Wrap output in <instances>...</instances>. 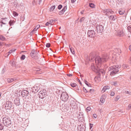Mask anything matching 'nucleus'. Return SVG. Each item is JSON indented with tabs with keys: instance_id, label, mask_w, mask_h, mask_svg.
<instances>
[{
	"instance_id": "nucleus-1",
	"label": "nucleus",
	"mask_w": 131,
	"mask_h": 131,
	"mask_svg": "<svg viewBox=\"0 0 131 131\" xmlns=\"http://www.w3.org/2000/svg\"><path fill=\"white\" fill-rule=\"evenodd\" d=\"M108 57L106 54H104L102 55V57L100 58L99 56H97L95 58H91V59L93 61L94 60L96 64L98 65L97 68V72H95L98 73L99 74V76L100 75L101 73L103 74L104 73V71L102 69H100L101 67L102 64L104 62L107 61L108 59Z\"/></svg>"
},
{
	"instance_id": "nucleus-2",
	"label": "nucleus",
	"mask_w": 131,
	"mask_h": 131,
	"mask_svg": "<svg viewBox=\"0 0 131 131\" xmlns=\"http://www.w3.org/2000/svg\"><path fill=\"white\" fill-rule=\"evenodd\" d=\"M121 67L120 65H114L110 67L109 70L111 71L110 75L112 76L118 72V69Z\"/></svg>"
},
{
	"instance_id": "nucleus-3",
	"label": "nucleus",
	"mask_w": 131,
	"mask_h": 131,
	"mask_svg": "<svg viewBox=\"0 0 131 131\" xmlns=\"http://www.w3.org/2000/svg\"><path fill=\"white\" fill-rule=\"evenodd\" d=\"M3 123L6 126H10L11 122L9 118L8 117H5L3 118Z\"/></svg>"
},
{
	"instance_id": "nucleus-4",
	"label": "nucleus",
	"mask_w": 131,
	"mask_h": 131,
	"mask_svg": "<svg viewBox=\"0 0 131 131\" xmlns=\"http://www.w3.org/2000/svg\"><path fill=\"white\" fill-rule=\"evenodd\" d=\"M96 31L97 33H102L103 31L104 26L101 25H97L96 26Z\"/></svg>"
},
{
	"instance_id": "nucleus-5",
	"label": "nucleus",
	"mask_w": 131,
	"mask_h": 131,
	"mask_svg": "<svg viewBox=\"0 0 131 131\" xmlns=\"http://www.w3.org/2000/svg\"><path fill=\"white\" fill-rule=\"evenodd\" d=\"M68 96L67 93L65 92L62 93L61 96V99L64 102L67 101L68 99Z\"/></svg>"
},
{
	"instance_id": "nucleus-6",
	"label": "nucleus",
	"mask_w": 131,
	"mask_h": 131,
	"mask_svg": "<svg viewBox=\"0 0 131 131\" xmlns=\"http://www.w3.org/2000/svg\"><path fill=\"white\" fill-rule=\"evenodd\" d=\"M102 12L105 14L106 15H108L110 14H113L114 13L112 10L109 9H105L102 11Z\"/></svg>"
},
{
	"instance_id": "nucleus-7",
	"label": "nucleus",
	"mask_w": 131,
	"mask_h": 131,
	"mask_svg": "<svg viewBox=\"0 0 131 131\" xmlns=\"http://www.w3.org/2000/svg\"><path fill=\"white\" fill-rule=\"evenodd\" d=\"M96 33L93 30H89L88 32V35L89 37L94 38L96 36Z\"/></svg>"
},
{
	"instance_id": "nucleus-8",
	"label": "nucleus",
	"mask_w": 131,
	"mask_h": 131,
	"mask_svg": "<svg viewBox=\"0 0 131 131\" xmlns=\"http://www.w3.org/2000/svg\"><path fill=\"white\" fill-rule=\"evenodd\" d=\"M69 102L71 107L72 109L75 110L77 109V105L75 101L72 100H70Z\"/></svg>"
},
{
	"instance_id": "nucleus-9",
	"label": "nucleus",
	"mask_w": 131,
	"mask_h": 131,
	"mask_svg": "<svg viewBox=\"0 0 131 131\" xmlns=\"http://www.w3.org/2000/svg\"><path fill=\"white\" fill-rule=\"evenodd\" d=\"M12 103L10 101H7L6 103L5 106V108L6 110L8 111L11 110L12 107Z\"/></svg>"
},
{
	"instance_id": "nucleus-10",
	"label": "nucleus",
	"mask_w": 131,
	"mask_h": 131,
	"mask_svg": "<svg viewBox=\"0 0 131 131\" xmlns=\"http://www.w3.org/2000/svg\"><path fill=\"white\" fill-rule=\"evenodd\" d=\"M46 91L45 89H43L41 91H40L39 92V95L40 97L41 98H43L45 96V95L46 94Z\"/></svg>"
},
{
	"instance_id": "nucleus-11",
	"label": "nucleus",
	"mask_w": 131,
	"mask_h": 131,
	"mask_svg": "<svg viewBox=\"0 0 131 131\" xmlns=\"http://www.w3.org/2000/svg\"><path fill=\"white\" fill-rule=\"evenodd\" d=\"M124 35V30L123 29L118 30L117 33V35L120 37L123 36Z\"/></svg>"
},
{
	"instance_id": "nucleus-12",
	"label": "nucleus",
	"mask_w": 131,
	"mask_h": 131,
	"mask_svg": "<svg viewBox=\"0 0 131 131\" xmlns=\"http://www.w3.org/2000/svg\"><path fill=\"white\" fill-rule=\"evenodd\" d=\"M39 89L40 88L37 85H35L31 88L32 91L34 93H36L38 92Z\"/></svg>"
},
{
	"instance_id": "nucleus-13",
	"label": "nucleus",
	"mask_w": 131,
	"mask_h": 131,
	"mask_svg": "<svg viewBox=\"0 0 131 131\" xmlns=\"http://www.w3.org/2000/svg\"><path fill=\"white\" fill-rule=\"evenodd\" d=\"M85 126L83 125H80L77 127L78 130L80 131H84L85 130Z\"/></svg>"
},
{
	"instance_id": "nucleus-14",
	"label": "nucleus",
	"mask_w": 131,
	"mask_h": 131,
	"mask_svg": "<svg viewBox=\"0 0 131 131\" xmlns=\"http://www.w3.org/2000/svg\"><path fill=\"white\" fill-rule=\"evenodd\" d=\"M37 53H38L37 51L33 50L31 51L30 53V56L32 58H33L34 57H35L37 56Z\"/></svg>"
},
{
	"instance_id": "nucleus-15",
	"label": "nucleus",
	"mask_w": 131,
	"mask_h": 131,
	"mask_svg": "<svg viewBox=\"0 0 131 131\" xmlns=\"http://www.w3.org/2000/svg\"><path fill=\"white\" fill-rule=\"evenodd\" d=\"M28 94L29 92L28 91L26 90H23L21 92L22 96L25 97H26V96L28 95Z\"/></svg>"
},
{
	"instance_id": "nucleus-16",
	"label": "nucleus",
	"mask_w": 131,
	"mask_h": 131,
	"mask_svg": "<svg viewBox=\"0 0 131 131\" xmlns=\"http://www.w3.org/2000/svg\"><path fill=\"white\" fill-rule=\"evenodd\" d=\"M106 98V97L104 95H103L101 96L100 99V101L101 102V103H100V104L101 105H102L105 101Z\"/></svg>"
},
{
	"instance_id": "nucleus-17",
	"label": "nucleus",
	"mask_w": 131,
	"mask_h": 131,
	"mask_svg": "<svg viewBox=\"0 0 131 131\" xmlns=\"http://www.w3.org/2000/svg\"><path fill=\"white\" fill-rule=\"evenodd\" d=\"M97 66L98 65H97ZM97 67H96L94 66V63H92L91 65V69L92 70L94 71V72H97Z\"/></svg>"
},
{
	"instance_id": "nucleus-18",
	"label": "nucleus",
	"mask_w": 131,
	"mask_h": 131,
	"mask_svg": "<svg viewBox=\"0 0 131 131\" xmlns=\"http://www.w3.org/2000/svg\"><path fill=\"white\" fill-rule=\"evenodd\" d=\"M14 103L16 105H19L20 104L19 99L18 98L14 100Z\"/></svg>"
},
{
	"instance_id": "nucleus-19",
	"label": "nucleus",
	"mask_w": 131,
	"mask_h": 131,
	"mask_svg": "<svg viewBox=\"0 0 131 131\" xmlns=\"http://www.w3.org/2000/svg\"><path fill=\"white\" fill-rule=\"evenodd\" d=\"M110 89V87L107 85L105 86H104L101 91L102 93H104L107 89Z\"/></svg>"
},
{
	"instance_id": "nucleus-20",
	"label": "nucleus",
	"mask_w": 131,
	"mask_h": 131,
	"mask_svg": "<svg viewBox=\"0 0 131 131\" xmlns=\"http://www.w3.org/2000/svg\"><path fill=\"white\" fill-rule=\"evenodd\" d=\"M16 80V79L15 78H8L7 79V82L9 83H12L14 81H15Z\"/></svg>"
},
{
	"instance_id": "nucleus-21",
	"label": "nucleus",
	"mask_w": 131,
	"mask_h": 131,
	"mask_svg": "<svg viewBox=\"0 0 131 131\" xmlns=\"http://www.w3.org/2000/svg\"><path fill=\"white\" fill-rule=\"evenodd\" d=\"M1 19V20H0V22L3 24H6V23H4V21H7V19L6 18H2Z\"/></svg>"
},
{
	"instance_id": "nucleus-22",
	"label": "nucleus",
	"mask_w": 131,
	"mask_h": 131,
	"mask_svg": "<svg viewBox=\"0 0 131 131\" xmlns=\"http://www.w3.org/2000/svg\"><path fill=\"white\" fill-rule=\"evenodd\" d=\"M125 12V10L124 8L120 9L119 10V13L120 15H122L124 14Z\"/></svg>"
},
{
	"instance_id": "nucleus-23",
	"label": "nucleus",
	"mask_w": 131,
	"mask_h": 131,
	"mask_svg": "<svg viewBox=\"0 0 131 131\" xmlns=\"http://www.w3.org/2000/svg\"><path fill=\"white\" fill-rule=\"evenodd\" d=\"M109 17L110 20H114L117 18L116 16L113 15H111Z\"/></svg>"
},
{
	"instance_id": "nucleus-24",
	"label": "nucleus",
	"mask_w": 131,
	"mask_h": 131,
	"mask_svg": "<svg viewBox=\"0 0 131 131\" xmlns=\"http://www.w3.org/2000/svg\"><path fill=\"white\" fill-rule=\"evenodd\" d=\"M57 20L55 19L54 18L53 19H51V20H50L49 21V22L50 23V25H52V24L53 23H55L56 21Z\"/></svg>"
},
{
	"instance_id": "nucleus-25",
	"label": "nucleus",
	"mask_w": 131,
	"mask_h": 131,
	"mask_svg": "<svg viewBox=\"0 0 131 131\" xmlns=\"http://www.w3.org/2000/svg\"><path fill=\"white\" fill-rule=\"evenodd\" d=\"M69 47L70 50L72 53L73 54H74L75 51L74 48H72L71 46L70 45H69Z\"/></svg>"
},
{
	"instance_id": "nucleus-26",
	"label": "nucleus",
	"mask_w": 131,
	"mask_h": 131,
	"mask_svg": "<svg viewBox=\"0 0 131 131\" xmlns=\"http://www.w3.org/2000/svg\"><path fill=\"white\" fill-rule=\"evenodd\" d=\"M15 23V21L14 20H10L9 22V24L10 26L13 25Z\"/></svg>"
},
{
	"instance_id": "nucleus-27",
	"label": "nucleus",
	"mask_w": 131,
	"mask_h": 131,
	"mask_svg": "<svg viewBox=\"0 0 131 131\" xmlns=\"http://www.w3.org/2000/svg\"><path fill=\"white\" fill-rule=\"evenodd\" d=\"M89 6L92 8H94L95 7V5L93 3H90L89 4Z\"/></svg>"
},
{
	"instance_id": "nucleus-28",
	"label": "nucleus",
	"mask_w": 131,
	"mask_h": 131,
	"mask_svg": "<svg viewBox=\"0 0 131 131\" xmlns=\"http://www.w3.org/2000/svg\"><path fill=\"white\" fill-rule=\"evenodd\" d=\"M5 38L3 35H0V40L4 41L5 40Z\"/></svg>"
},
{
	"instance_id": "nucleus-29",
	"label": "nucleus",
	"mask_w": 131,
	"mask_h": 131,
	"mask_svg": "<svg viewBox=\"0 0 131 131\" xmlns=\"http://www.w3.org/2000/svg\"><path fill=\"white\" fill-rule=\"evenodd\" d=\"M122 66L124 69L129 68V66L127 64H123Z\"/></svg>"
},
{
	"instance_id": "nucleus-30",
	"label": "nucleus",
	"mask_w": 131,
	"mask_h": 131,
	"mask_svg": "<svg viewBox=\"0 0 131 131\" xmlns=\"http://www.w3.org/2000/svg\"><path fill=\"white\" fill-rule=\"evenodd\" d=\"M71 86L72 87H76L77 86V85L76 83H70Z\"/></svg>"
},
{
	"instance_id": "nucleus-31",
	"label": "nucleus",
	"mask_w": 131,
	"mask_h": 131,
	"mask_svg": "<svg viewBox=\"0 0 131 131\" xmlns=\"http://www.w3.org/2000/svg\"><path fill=\"white\" fill-rule=\"evenodd\" d=\"M55 5H54L52 6L50 9V11H53L55 8Z\"/></svg>"
},
{
	"instance_id": "nucleus-32",
	"label": "nucleus",
	"mask_w": 131,
	"mask_h": 131,
	"mask_svg": "<svg viewBox=\"0 0 131 131\" xmlns=\"http://www.w3.org/2000/svg\"><path fill=\"white\" fill-rule=\"evenodd\" d=\"M85 84H86L89 87H90L91 86V84L89 83L87 81H85Z\"/></svg>"
},
{
	"instance_id": "nucleus-33",
	"label": "nucleus",
	"mask_w": 131,
	"mask_h": 131,
	"mask_svg": "<svg viewBox=\"0 0 131 131\" xmlns=\"http://www.w3.org/2000/svg\"><path fill=\"white\" fill-rule=\"evenodd\" d=\"M11 64L12 66L14 67H15L16 66L15 62L14 61H13L11 63Z\"/></svg>"
},
{
	"instance_id": "nucleus-34",
	"label": "nucleus",
	"mask_w": 131,
	"mask_h": 131,
	"mask_svg": "<svg viewBox=\"0 0 131 131\" xmlns=\"http://www.w3.org/2000/svg\"><path fill=\"white\" fill-rule=\"evenodd\" d=\"M127 30L128 31L131 32V25L128 26L127 27Z\"/></svg>"
},
{
	"instance_id": "nucleus-35",
	"label": "nucleus",
	"mask_w": 131,
	"mask_h": 131,
	"mask_svg": "<svg viewBox=\"0 0 131 131\" xmlns=\"http://www.w3.org/2000/svg\"><path fill=\"white\" fill-rule=\"evenodd\" d=\"M124 93L128 94L129 95H131V92L127 91H124L123 92Z\"/></svg>"
},
{
	"instance_id": "nucleus-36",
	"label": "nucleus",
	"mask_w": 131,
	"mask_h": 131,
	"mask_svg": "<svg viewBox=\"0 0 131 131\" xmlns=\"http://www.w3.org/2000/svg\"><path fill=\"white\" fill-rule=\"evenodd\" d=\"M13 15L14 17H16L18 16V14L15 12H14L13 13Z\"/></svg>"
},
{
	"instance_id": "nucleus-37",
	"label": "nucleus",
	"mask_w": 131,
	"mask_h": 131,
	"mask_svg": "<svg viewBox=\"0 0 131 131\" xmlns=\"http://www.w3.org/2000/svg\"><path fill=\"white\" fill-rule=\"evenodd\" d=\"M16 50V49H14L13 50H10L9 51V52H8L9 54H8V56L10 54L12 53L13 52H14Z\"/></svg>"
},
{
	"instance_id": "nucleus-38",
	"label": "nucleus",
	"mask_w": 131,
	"mask_h": 131,
	"mask_svg": "<svg viewBox=\"0 0 131 131\" xmlns=\"http://www.w3.org/2000/svg\"><path fill=\"white\" fill-rule=\"evenodd\" d=\"M40 70V69H38L37 70H36V73L38 74H41V71H39Z\"/></svg>"
},
{
	"instance_id": "nucleus-39",
	"label": "nucleus",
	"mask_w": 131,
	"mask_h": 131,
	"mask_svg": "<svg viewBox=\"0 0 131 131\" xmlns=\"http://www.w3.org/2000/svg\"><path fill=\"white\" fill-rule=\"evenodd\" d=\"M4 126H3L2 124L0 123V130H2L4 129Z\"/></svg>"
},
{
	"instance_id": "nucleus-40",
	"label": "nucleus",
	"mask_w": 131,
	"mask_h": 131,
	"mask_svg": "<svg viewBox=\"0 0 131 131\" xmlns=\"http://www.w3.org/2000/svg\"><path fill=\"white\" fill-rule=\"evenodd\" d=\"M64 12L62 10L60 12H59V14L60 15H62L63 14Z\"/></svg>"
},
{
	"instance_id": "nucleus-41",
	"label": "nucleus",
	"mask_w": 131,
	"mask_h": 131,
	"mask_svg": "<svg viewBox=\"0 0 131 131\" xmlns=\"http://www.w3.org/2000/svg\"><path fill=\"white\" fill-rule=\"evenodd\" d=\"M25 57L24 55L23 54L21 55V57L20 59L21 60H23L25 58Z\"/></svg>"
},
{
	"instance_id": "nucleus-42",
	"label": "nucleus",
	"mask_w": 131,
	"mask_h": 131,
	"mask_svg": "<svg viewBox=\"0 0 131 131\" xmlns=\"http://www.w3.org/2000/svg\"><path fill=\"white\" fill-rule=\"evenodd\" d=\"M120 98V97L119 96H117L115 99V101H117Z\"/></svg>"
},
{
	"instance_id": "nucleus-43",
	"label": "nucleus",
	"mask_w": 131,
	"mask_h": 131,
	"mask_svg": "<svg viewBox=\"0 0 131 131\" xmlns=\"http://www.w3.org/2000/svg\"><path fill=\"white\" fill-rule=\"evenodd\" d=\"M91 110V108L90 107H88L86 109V110L88 111L87 112L90 111Z\"/></svg>"
},
{
	"instance_id": "nucleus-44",
	"label": "nucleus",
	"mask_w": 131,
	"mask_h": 131,
	"mask_svg": "<svg viewBox=\"0 0 131 131\" xmlns=\"http://www.w3.org/2000/svg\"><path fill=\"white\" fill-rule=\"evenodd\" d=\"M131 109V104H129L128 106L127 110H129Z\"/></svg>"
},
{
	"instance_id": "nucleus-45",
	"label": "nucleus",
	"mask_w": 131,
	"mask_h": 131,
	"mask_svg": "<svg viewBox=\"0 0 131 131\" xmlns=\"http://www.w3.org/2000/svg\"><path fill=\"white\" fill-rule=\"evenodd\" d=\"M67 8V5H66L64 7L62 10L64 12L66 10Z\"/></svg>"
},
{
	"instance_id": "nucleus-46",
	"label": "nucleus",
	"mask_w": 131,
	"mask_h": 131,
	"mask_svg": "<svg viewBox=\"0 0 131 131\" xmlns=\"http://www.w3.org/2000/svg\"><path fill=\"white\" fill-rule=\"evenodd\" d=\"M62 7V5H60L58 6V9H60Z\"/></svg>"
},
{
	"instance_id": "nucleus-47",
	"label": "nucleus",
	"mask_w": 131,
	"mask_h": 131,
	"mask_svg": "<svg viewBox=\"0 0 131 131\" xmlns=\"http://www.w3.org/2000/svg\"><path fill=\"white\" fill-rule=\"evenodd\" d=\"M50 46V43H47L46 45V46L47 47H49Z\"/></svg>"
},
{
	"instance_id": "nucleus-48",
	"label": "nucleus",
	"mask_w": 131,
	"mask_h": 131,
	"mask_svg": "<svg viewBox=\"0 0 131 131\" xmlns=\"http://www.w3.org/2000/svg\"><path fill=\"white\" fill-rule=\"evenodd\" d=\"M81 116L82 117H83V114L82 113H80L78 115V116Z\"/></svg>"
},
{
	"instance_id": "nucleus-49",
	"label": "nucleus",
	"mask_w": 131,
	"mask_h": 131,
	"mask_svg": "<svg viewBox=\"0 0 131 131\" xmlns=\"http://www.w3.org/2000/svg\"><path fill=\"white\" fill-rule=\"evenodd\" d=\"M114 94L115 93L114 92L111 91V93L110 95L111 96H113L114 95Z\"/></svg>"
},
{
	"instance_id": "nucleus-50",
	"label": "nucleus",
	"mask_w": 131,
	"mask_h": 131,
	"mask_svg": "<svg viewBox=\"0 0 131 131\" xmlns=\"http://www.w3.org/2000/svg\"><path fill=\"white\" fill-rule=\"evenodd\" d=\"M84 19V17H82L80 18V21L81 22L83 21Z\"/></svg>"
},
{
	"instance_id": "nucleus-51",
	"label": "nucleus",
	"mask_w": 131,
	"mask_h": 131,
	"mask_svg": "<svg viewBox=\"0 0 131 131\" xmlns=\"http://www.w3.org/2000/svg\"><path fill=\"white\" fill-rule=\"evenodd\" d=\"M93 125V124H91V123H90V129H91L92 128Z\"/></svg>"
},
{
	"instance_id": "nucleus-52",
	"label": "nucleus",
	"mask_w": 131,
	"mask_h": 131,
	"mask_svg": "<svg viewBox=\"0 0 131 131\" xmlns=\"http://www.w3.org/2000/svg\"><path fill=\"white\" fill-rule=\"evenodd\" d=\"M32 4L33 5H35L36 4V0H34L32 2Z\"/></svg>"
},
{
	"instance_id": "nucleus-53",
	"label": "nucleus",
	"mask_w": 131,
	"mask_h": 131,
	"mask_svg": "<svg viewBox=\"0 0 131 131\" xmlns=\"http://www.w3.org/2000/svg\"><path fill=\"white\" fill-rule=\"evenodd\" d=\"M76 88H75V89H76L77 90H79V88H80V87H79L77 85L76 86V87H75Z\"/></svg>"
},
{
	"instance_id": "nucleus-54",
	"label": "nucleus",
	"mask_w": 131,
	"mask_h": 131,
	"mask_svg": "<svg viewBox=\"0 0 131 131\" xmlns=\"http://www.w3.org/2000/svg\"><path fill=\"white\" fill-rule=\"evenodd\" d=\"M40 27L39 25H37L35 27L36 29H37Z\"/></svg>"
},
{
	"instance_id": "nucleus-55",
	"label": "nucleus",
	"mask_w": 131,
	"mask_h": 131,
	"mask_svg": "<svg viewBox=\"0 0 131 131\" xmlns=\"http://www.w3.org/2000/svg\"><path fill=\"white\" fill-rule=\"evenodd\" d=\"M83 90L85 92L87 93L88 92V91L84 87L83 88Z\"/></svg>"
},
{
	"instance_id": "nucleus-56",
	"label": "nucleus",
	"mask_w": 131,
	"mask_h": 131,
	"mask_svg": "<svg viewBox=\"0 0 131 131\" xmlns=\"http://www.w3.org/2000/svg\"><path fill=\"white\" fill-rule=\"evenodd\" d=\"M49 24L50 25V23H49V21L47 22L45 24L46 26H49Z\"/></svg>"
},
{
	"instance_id": "nucleus-57",
	"label": "nucleus",
	"mask_w": 131,
	"mask_h": 131,
	"mask_svg": "<svg viewBox=\"0 0 131 131\" xmlns=\"http://www.w3.org/2000/svg\"><path fill=\"white\" fill-rule=\"evenodd\" d=\"M93 117L95 118H96L97 117V115L95 114H94L93 115Z\"/></svg>"
},
{
	"instance_id": "nucleus-58",
	"label": "nucleus",
	"mask_w": 131,
	"mask_h": 131,
	"mask_svg": "<svg viewBox=\"0 0 131 131\" xmlns=\"http://www.w3.org/2000/svg\"><path fill=\"white\" fill-rule=\"evenodd\" d=\"M67 75L68 77L72 76V74H67Z\"/></svg>"
},
{
	"instance_id": "nucleus-59",
	"label": "nucleus",
	"mask_w": 131,
	"mask_h": 131,
	"mask_svg": "<svg viewBox=\"0 0 131 131\" xmlns=\"http://www.w3.org/2000/svg\"><path fill=\"white\" fill-rule=\"evenodd\" d=\"M76 0H71V2L72 3H74Z\"/></svg>"
},
{
	"instance_id": "nucleus-60",
	"label": "nucleus",
	"mask_w": 131,
	"mask_h": 131,
	"mask_svg": "<svg viewBox=\"0 0 131 131\" xmlns=\"http://www.w3.org/2000/svg\"><path fill=\"white\" fill-rule=\"evenodd\" d=\"M101 109H100V108H99L98 109V111L99 112H100V113H101Z\"/></svg>"
},
{
	"instance_id": "nucleus-61",
	"label": "nucleus",
	"mask_w": 131,
	"mask_h": 131,
	"mask_svg": "<svg viewBox=\"0 0 131 131\" xmlns=\"http://www.w3.org/2000/svg\"><path fill=\"white\" fill-rule=\"evenodd\" d=\"M41 0H38V2H39V4H40V3H41Z\"/></svg>"
},
{
	"instance_id": "nucleus-62",
	"label": "nucleus",
	"mask_w": 131,
	"mask_h": 131,
	"mask_svg": "<svg viewBox=\"0 0 131 131\" xmlns=\"http://www.w3.org/2000/svg\"><path fill=\"white\" fill-rule=\"evenodd\" d=\"M129 50L131 51V44L129 46Z\"/></svg>"
},
{
	"instance_id": "nucleus-63",
	"label": "nucleus",
	"mask_w": 131,
	"mask_h": 131,
	"mask_svg": "<svg viewBox=\"0 0 131 131\" xmlns=\"http://www.w3.org/2000/svg\"><path fill=\"white\" fill-rule=\"evenodd\" d=\"M79 80V81H78V82H79V83L81 85H82V83H81V82L80 81V80Z\"/></svg>"
},
{
	"instance_id": "nucleus-64",
	"label": "nucleus",
	"mask_w": 131,
	"mask_h": 131,
	"mask_svg": "<svg viewBox=\"0 0 131 131\" xmlns=\"http://www.w3.org/2000/svg\"><path fill=\"white\" fill-rule=\"evenodd\" d=\"M129 62L131 63V57H130L129 59Z\"/></svg>"
}]
</instances>
